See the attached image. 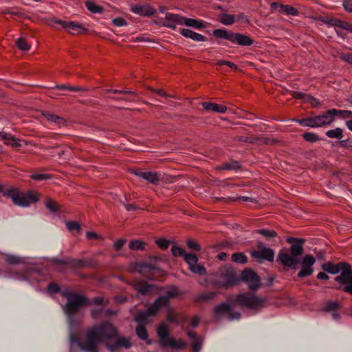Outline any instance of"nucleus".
Segmentation results:
<instances>
[{
  "mask_svg": "<svg viewBox=\"0 0 352 352\" xmlns=\"http://www.w3.org/2000/svg\"><path fill=\"white\" fill-rule=\"evenodd\" d=\"M69 342L71 345L77 343L79 348L85 352H99L98 345L101 341L91 327L86 331L82 339H78L74 334L70 333Z\"/></svg>",
  "mask_w": 352,
  "mask_h": 352,
  "instance_id": "nucleus-1",
  "label": "nucleus"
},
{
  "mask_svg": "<svg viewBox=\"0 0 352 352\" xmlns=\"http://www.w3.org/2000/svg\"><path fill=\"white\" fill-rule=\"evenodd\" d=\"M3 195L10 197L14 205L21 207L29 206L38 200L35 192L32 191L22 192L14 188L4 192Z\"/></svg>",
  "mask_w": 352,
  "mask_h": 352,
  "instance_id": "nucleus-2",
  "label": "nucleus"
},
{
  "mask_svg": "<svg viewBox=\"0 0 352 352\" xmlns=\"http://www.w3.org/2000/svg\"><path fill=\"white\" fill-rule=\"evenodd\" d=\"M67 303L65 306V311L67 314L73 316L83 305L87 304V299L82 296L74 293L66 295Z\"/></svg>",
  "mask_w": 352,
  "mask_h": 352,
  "instance_id": "nucleus-3",
  "label": "nucleus"
},
{
  "mask_svg": "<svg viewBox=\"0 0 352 352\" xmlns=\"http://www.w3.org/2000/svg\"><path fill=\"white\" fill-rule=\"evenodd\" d=\"M236 301L241 307L256 309L263 307L265 300L251 293H244L236 296Z\"/></svg>",
  "mask_w": 352,
  "mask_h": 352,
  "instance_id": "nucleus-4",
  "label": "nucleus"
},
{
  "mask_svg": "<svg viewBox=\"0 0 352 352\" xmlns=\"http://www.w3.org/2000/svg\"><path fill=\"white\" fill-rule=\"evenodd\" d=\"M218 279L216 283L220 287H228L234 285L238 279L234 270L231 267L224 266L217 272Z\"/></svg>",
  "mask_w": 352,
  "mask_h": 352,
  "instance_id": "nucleus-5",
  "label": "nucleus"
},
{
  "mask_svg": "<svg viewBox=\"0 0 352 352\" xmlns=\"http://www.w3.org/2000/svg\"><path fill=\"white\" fill-rule=\"evenodd\" d=\"M102 342L111 340L118 335V329L110 322H104L91 327Z\"/></svg>",
  "mask_w": 352,
  "mask_h": 352,
  "instance_id": "nucleus-6",
  "label": "nucleus"
},
{
  "mask_svg": "<svg viewBox=\"0 0 352 352\" xmlns=\"http://www.w3.org/2000/svg\"><path fill=\"white\" fill-rule=\"evenodd\" d=\"M335 280L340 284L338 289L352 294V270L351 265L345 267L339 276L335 278Z\"/></svg>",
  "mask_w": 352,
  "mask_h": 352,
  "instance_id": "nucleus-7",
  "label": "nucleus"
},
{
  "mask_svg": "<svg viewBox=\"0 0 352 352\" xmlns=\"http://www.w3.org/2000/svg\"><path fill=\"white\" fill-rule=\"evenodd\" d=\"M241 280L248 284L250 290H256L261 285L259 276L251 269H245L242 272Z\"/></svg>",
  "mask_w": 352,
  "mask_h": 352,
  "instance_id": "nucleus-8",
  "label": "nucleus"
},
{
  "mask_svg": "<svg viewBox=\"0 0 352 352\" xmlns=\"http://www.w3.org/2000/svg\"><path fill=\"white\" fill-rule=\"evenodd\" d=\"M316 263V258L311 254H306L301 261V270L298 273V277L303 278L311 276L314 273V265Z\"/></svg>",
  "mask_w": 352,
  "mask_h": 352,
  "instance_id": "nucleus-9",
  "label": "nucleus"
},
{
  "mask_svg": "<svg viewBox=\"0 0 352 352\" xmlns=\"http://www.w3.org/2000/svg\"><path fill=\"white\" fill-rule=\"evenodd\" d=\"M258 248V250H253L251 252V256L258 260H265L268 261H273L274 258V252L270 248L264 246L263 243L258 242L257 244Z\"/></svg>",
  "mask_w": 352,
  "mask_h": 352,
  "instance_id": "nucleus-10",
  "label": "nucleus"
},
{
  "mask_svg": "<svg viewBox=\"0 0 352 352\" xmlns=\"http://www.w3.org/2000/svg\"><path fill=\"white\" fill-rule=\"evenodd\" d=\"M53 263L56 265H68L72 267L82 268L85 267H93L96 265V263L93 261H86L81 259L66 258L64 260L54 259Z\"/></svg>",
  "mask_w": 352,
  "mask_h": 352,
  "instance_id": "nucleus-11",
  "label": "nucleus"
},
{
  "mask_svg": "<svg viewBox=\"0 0 352 352\" xmlns=\"http://www.w3.org/2000/svg\"><path fill=\"white\" fill-rule=\"evenodd\" d=\"M184 258L192 272L199 275L206 274V268L203 265L198 264V258L195 254L191 253L186 254L184 255Z\"/></svg>",
  "mask_w": 352,
  "mask_h": 352,
  "instance_id": "nucleus-12",
  "label": "nucleus"
},
{
  "mask_svg": "<svg viewBox=\"0 0 352 352\" xmlns=\"http://www.w3.org/2000/svg\"><path fill=\"white\" fill-rule=\"evenodd\" d=\"M55 23L60 24L63 28L65 29L69 34H79L87 31L80 23L74 21H65L62 20L52 21Z\"/></svg>",
  "mask_w": 352,
  "mask_h": 352,
  "instance_id": "nucleus-13",
  "label": "nucleus"
},
{
  "mask_svg": "<svg viewBox=\"0 0 352 352\" xmlns=\"http://www.w3.org/2000/svg\"><path fill=\"white\" fill-rule=\"evenodd\" d=\"M137 270L142 276L149 279L156 278L161 273L160 268L147 263L140 264Z\"/></svg>",
  "mask_w": 352,
  "mask_h": 352,
  "instance_id": "nucleus-14",
  "label": "nucleus"
},
{
  "mask_svg": "<svg viewBox=\"0 0 352 352\" xmlns=\"http://www.w3.org/2000/svg\"><path fill=\"white\" fill-rule=\"evenodd\" d=\"M114 338L116 339L113 342H107L106 344L107 348L111 352H115L121 348L129 349L131 346L129 338L118 336V335Z\"/></svg>",
  "mask_w": 352,
  "mask_h": 352,
  "instance_id": "nucleus-15",
  "label": "nucleus"
},
{
  "mask_svg": "<svg viewBox=\"0 0 352 352\" xmlns=\"http://www.w3.org/2000/svg\"><path fill=\"white\" fill-rule=\"evenodd\" d=\"M277 262L281 263L285 267H291L297 265L300 262V260L298 257H295L291 253L289 254L286 251H280L277 257Z\"/></svg>",
  "mask_w": 352,
  "mask_h": 352,
  "instance_id": "nucleus-16",
  "label": "nucleus"
},
{
  "mask_svg": "<svg viewBox=\"0 0 352 352\" xmlns=\"http://www.w3.org/2000/svg\"><path fill=\"white\" fill-rule=\"evenodd\" d=\"M316 127L331 124L335 120L333 109L327 111L324 114L314 116Z\"/></svg>",
  "mask_w": 352,
  "mask_h": 352,
  "instance_id": "nucleus-17",
  "label": "nucleus"
},
{
  "mask_svg": "<svg viewBox=\"0 0 352 352\" xmlns=\"http://www.w3.org/2000/svg\"><path fill=\"white\" fill-rule=\"evenodd\" d=\"M184 17L172 13H166L165 15V21L163 25L166 27L170 28L171 29L175 30L177 25H183L184 24Z\"/></svg>",
  "mask_w": 352,
  "mask_h": 352,
  "instance_id": "nucleus-18",
  "label": "nucleus"
},
{
  "mask_svg": "<svg viewBox=\"0 0 352 352\" xmlns=\"http://www.w3.org/2000/svg\"><path fill=\"white\" fill-rule=\"evenodd\" d=\"M157 333L159 337V343L163 347L170 339V333L168 327L165 322H161L157 329Z\"/></svg>",
  "mask_w": 352,
  "mask_h": 352,
  "instance_id": "nucleus-19",
  "label": "nucleus"
},
{
  "mask_svg": "<svg viewBox=\"0 0 352 352\" xmlns=\"http://www.w3.org/2000/svg\"><path fill=\"white\" fill-rule=\"evenodd\" d=\"M287 242L292 243L290 248L291 254L295 257L301 256L303 254L302 245L305 243V240L302 239L288 238Z\"/></svg>",
  "mask_w": 352,
  "mask_h": 352,
  "instance_id": "nucleus-20",
  "label": "nucleus"
},
{
  "mask_svg": "<svg viewBox=\"0 0 352 352\" xmlns=\"http://www.w3.org/2000/svg\"><path fill=\"white\" fill-rule=\"evenodd\" d=\"M235 140L258 145L272 144L274 142V140L265 137L249 138L246 136H237L235 138Z\"/></svg>",
  "mask_w": 352,
  "mask_h": 352,
  "instance_id": "nucleus-21",
  "label": "nucleus"
},
{
  "mask_svg": "<svg viewBox=\"0 0 352 352\" xmlns=\"http://www.w3.org/2000/svg\"><path fill=\"white\" fill-rule=\"evenodd\" d=\"M347 267H349V263H344V262H341L336 265L333 264L331 262H328V263H324L322 265V268L324 271H325L328 273L332 274H336L340 271L342 272L343 270Z\"/></svg>",
  "mask_w": 352,
  "mask_h": 352,
  "instance_id": "nucleus-22",
  "label": "nucleus"
},
{
  "mask_svg": "<svg viewBox=\"0 0 352 352\" xmlns=\"http://www.w3.org/2000/svg\"><path fill=\"white\" fill-rule=\"evenodd\" d=\"M230 42L241 46H250L254 43L253 40L250 36L234 32H232Z\"/></svg>",
  "mask_w": 352,
  "mask_h": 352,
  "instance_id": "nucleus-23",
  "label": "nucleus"
},
{
  "mask_svg": "<svg viewBox=\"0 0 352 352\" xmlns=\"http://www.w3.org/2000/svg\"><path fill=\"white\" fill-rule=\"evenodd\" d=\"M133 173L153 184H157L160 180L159 175L155 172H142L140 170H135Z\"/></svg>",
  "mask_w": 352,
  "mask_h": 352,
  "instance_id": "nucleus-24",
  "label": "nucleus"
},
{
  "mask_svg": "<svg viewBox=\"0 0 352 352\" xmlns=\"http://www.w3.org/2000/svg\"><path fill=\"white\" fill-rule=\"evenodd\" d=\"M131 10L141 16H152L155 14V10L148 5L133 6Z\"/></svg>",
  "mask_w": 352,
  "mask_h": 352,
  "instance_id": "nucleus-25",
  "label": "nucleus"
},
{
  "mask_svg": "<svg viewBox=\"0 0 352 352\" xmlns=\"http://www.w3.org/2000/svg\"><path fill=\"white\" fill-rule=\"evenodd\" d=\"M187 336L192 340L191 346L193 352H199L202 345V340L197 336L195 331L189 330L186 332Z\"/></svg>",
  "mask_w": 352,
  "mask_h": 352,
  "instance_id": "nucleus-26",
  "label": "nucleus"
},
{
  "mask_svg": "<svg viewBox=\"0 0 352 352\" xmlns=\"http://www.w3.org/2000/svg\"><path fill=\"white\" fill-rule=\"evenodd\" d=\"M201 106L208 111L223 113L227 111V107L226 106L213 102H203L201 103Z\"/></svg>",
  "mask_w": 352,
  "mask_h": 352,
  "instance_id": "nucleus-27",
  "label": "nucleus"
},
{
  "mask_svg": "<svg viewBox=\"0 0 352 352\" xmlns=\"http://www.w3.org/2000/svg\"><path fill=\"white\" fill-rule=\"evenodd\" d=\"M166 300H164L163 298H157L153 304H152L146 310L148 316H155L160 308L166 307Z\"/></svg>",
  "mask_w": 352,
  "mask_h": 352,
  "instance_id": "nucleus-28",
  "label": "nucleus"
},
{
  "mask_svg": "<svg viewBox=\"0 0 352 352\" xmlns=\"http://www.w3.org/2000/svg\"><path fill=\"white\" fill-rule=\"evenodd\" d=\"M166 344L163 346L164 348L170 347L173 349H184L186 346V343L182 339L175 340L173 338H170Z\"/></svg>",
  "mask_w": 352,
  "mask_h": 352,
  "instance_id": "nucleus-29",
  "label": "nucleus"
},
{
  "mask_svg": "<svg viewBox=\"0 0 352 352\" xmlns=\"http://www.w3.org/2000/svg\"><path fill=\"white\" fill-rule=\"evenodd\" d=\"M182 34L186 38H190L196 41H206V38L197 32H195L189 29H182Z\"/></svg>",
  "mask_w": 352,
  "mask_h": 352,
  "instance_id": "nucleus-30",
  "label": "nucleus"
},
{
  "mask_svg": "<svg viewBox=\"0 0 352 352\" xmlns=\"http://www.w3.org/2000/svg\"><path fill=\"white\" fill-rule=\"evenodd\" d=\"M181 293L179 291V289L175 286H172L166 290L164 296H161L159 298H163L164 300H166V306H167L171 298L177 297Z\"/></svg>",
  "mask_w": 352,
  "mask_h": 352,
  "instance_id": "nucleus-31",
  "label": "nucleus"
},
{
  "mask_svg": "<svg viewBox=\"0 0 352 352\" xmlns=\"http://www.w3.org/2000/svg\"><path fill=\"white\" fill-rule=\"evenodd\" d=\"M42 114L47 120L54 122L59 126L65 125V120L63 118L54 115L49 111L43 112Z\"/></svg>",
  "mask_w": 352,
  "mask_h": 352,
  "instance_id": "nucleus-32",
  "label": "nucleus"
},
{
  "mask_svg": "<svg viewBox=\"0 0 352 352\" xmlns=\"http://www.w3.org/2000/svg\"><path fill=\"white\" fill-rule=\"evenodd\" d=\"M230 311V305L228 303H222L214 308V314L216 318H219L223 315L229 314Z\"/></svg>",
  "mask_w": 352,
  "mask_h": 352,
  "instance_id": "nucleus-33",
  "label": "nucleus"
},
{
  "mask_svg": "<svg viewBox=\"0 0 352 352\" xmlns=\"http://www.w3.org/2000/svg\"><path fill=\"white\" fill-rule=\"evenodd\" d=\"M133 288L142 294H146L151 291V285H148L144 281H138L133 283Z\"/></svg>",
  "mask_w": 352,
  "mask_h": 352,
  "instance_id": "nucleus-34",
  "label": "nucleus"
},
{
  "mask_svg": "<svg viewBox=\"0 0 352 352\" xmlns=\"http://www.w3.org/2000/svg\"><path fill=\"white\" fill-rule=\"evenodd\" d=\"M232 32H233L232 31H228L226 30L216 29L213 31L212 34L217 38H224L230 41Z\"/></svg>",
  "mask_w": 352,
  "mask_h": 352,
  "instance_id": "nucleus-35",
  "label": "nucleus"
},
{
  "mask_svg": "<svg viewBox=\"0 0 352 352\" xmlns=\"http://www.w3.org/2000/svg\"><path fill=\"white\" fill-rule=\"evenodd\" d=\"M184 24L187 26L192 27L196 29H202L205 28V25L201 21H199L195 19L185 18L184 19Z\"/></svg>",
  "mask_w": 352,
  "mask_h": 352,
  "instance_id": "nucleus-36",
  "label": "nucleus"
},
{
  "mask_svg": "<svg viewBox=\"0 0 352 352\" xmlns=\"http://www.w3.org/2000/svg\"><path fill=\"white\" fill-rule=\"evenodd\" d=\"M219 21L224 25H230L234 23L235 16L233 14L223 13L219 16Z\"/></svg>",
  "mask_w": 352,
  "mask_h": 352,
  "instance_id": "nucleus-37",
  "label": "nucleus"
},
{
  "mask_svg": "<svg viewBox=\"0 0 352 352\" xmlns=\"http://www.w3.org/2000/svg\"><path fill=\"white\" fill-rule=\"evenodd\" d=\"M256 233L263 236L267 240H270L277 236V233L274 230L267 229L257 230Z\"/></svg>",
  "mask_w": 352,
  "mask_h": 352,
  "instance_id": "nucleus-38",
  "label": "nucleus"
},
{
  "mask_svg": "<svg viewBox=\"0 0 352 352\" xmlns=\"http://www.w3.org/2000/svg\"><path fill=\"white\" fill-rule=\"evenodd\" d=\"M326 135L330 138H336L340 140L343 138L342 130L340 128L329 130L326 132Z\"/></svg>",
  "mask_w": 352,
  "mask_h": 352,
  "instance_id": "nucleus-39",
  "label": "nucleus"
},
{
  "mask_svg": "<svg viewBox=\"0 0 352 352\" xmlns=\"http://www.w3.org/2000/svg\"><path fill=\"white\" fill-rule=\"evenodd\" d=\"M331 23L332 25H336L342 29L348 30L352 32V24L345 22L343 21H340L338 19H333L331 21Z\"/></svg>",
  "mask_w": 352,
  "mask_h": 352,
  "instance_id": "nucleus-40",
  "label": "nucleus"
},
{
  "mask_svg": "<svg viewBox=\"0 0 352 352\" xmlns=\"http://www.w3.org/2000/svg\"><path fill=\"white\" fill-rule=\"evenodd\" d=\"M149 317L146 311H140L136 315L135 320L138 324L145 325L147 323V319Z\"/></svg>",
  "mask_w": 352,
  "mask_h": 352,
  "instance_id": "nucleus-41",
  "label": "nucleus"
},
{
  "mask_svg": "<svg viewBox=\"0 0 352 352\" xmlns=\"http://www.w3.org/2000/svg\"><path fill=\"white\" fill-rule=\"evenodd\" d=\"M297 122L303 126H309L311 128H316L315 117L307 118L300 120H298Z\"/></svg>",
  "mask_w": 352,
  "mask_h": 352,
  "instance_id": "nucleus-42",
  "label": "nucleus"
},
{
  "mask_svg": "<svg viewBox=\"0 0 352 352\" xmlns=\"http://www.w3.org/2000/svg\"><path fill=\"white\" fill-rule=\"evenodd\" d=\"M232 261L234 263L245 264L248 262V258L243 253L237 252L232 255Z\"/></svg>",
  "mask_w": 352,
  "mask_h": 352,
  "instance_id": "nucleus-43",
  "label": "nucleus"
},
{
  "mask_svg": "<svg viewBox=\"0 0 352 352\" xmlns=\"http://www.w3.org/2000/svg\"><path fill=\"white\" fill-rule=\"evenodd\" d=\"M45 206L52 212H56L59 210V205L50 198L46 199Z\"/></svg>",
  "mask_w": 352,
  "mask_h": 352,
  "instance_id": "nucleus-44",
  "label": "nucleus"
},
{
  "mask_svg": "<svg viewBox=\"0 0 352 352\" xmlns=\"http://www.w3.org/2000/svg\"><path fill=\"white\" fill-rule=\"evenodd\" d=\"M86 8L87 10L93 13H101L103 11V8L96 5L92 1L86 2Z\"/></svg>",
  "mask_w": 352,
  "mask_h": 352,
  "instance_id": "nucleus-45",
  "label": "nucleus"
},
{
  "mask_svg": "<svg viewBox=\"0 0 352 352\" xmlns=\"http://www.w3.org/2000/svg\"><path fill=\"white\" fill-rule=\"evenodd\" d=\"M340 303L337 301H330L327 302L322 310L324 311L330 312L335 311L340 307Z\"/></svg>",
  "mask_w": 352,
  "mask_h": 352,
  "instance_id": "nucleus-46",
  "label": "nucleus"
},
{
  "mask_svg": "<svg viewBox=\"0 0 352 352\" xmlns=\"http://www.w3.org/2000/svg\"><path fill=\"white\" fill-rule=\"evenodd\" d=\"M281 12L292 16H298L299 14L298 10L290 5H283L281 6Z\"/></svg>",
  "mask_w": 352,
  "mask_h": 352,
  "instance_id": "nucleus-47",
  "label": "nucleus"
},
{
  "mask_svg": "<svg viewBox=\"0 0 352 352\" xmlns=\"http://www.w3.org/2000/svg\"><path fill=\"white\" fill-rule=\"evenodd\" d=\"M136 333L142 340H146L148 338V333L145 325L138 324L136 328Z\"/></svg>",
  "mask_w": 352,
  "mask_h": 352,
  "instance_id": "nucleus-48",
  "label": "nucleus"
},
{
  "mask_svg": "<svg viewBox=\"0 0 352 352\" xmlns=\"http://www.w3.org/2000/svg\"><path fill=\"white\" fill-rule=\"evenodd\" d=\"M129 248L135 250H143L145 248V243L140 241H133L129 243Z\"/></svg>",
  "mask_w": 352,
  "mask_h": 352,
  "instance_id": "nucleus-49",
  "label": "nucleus"
},
{
  "mask_svg": "<svg viewBox=\"0 0 352 352\" xmlns=\"http://www.w3.org/2000/svg\"><path fill=\"white\" fill-rule=\"evenodd\" d=\"M16 44L18 48L22 51H28L30 48V45L23 38H18Z\"/></svg>",
  "mask_w": 352,
  "mask_h": 352,
  "instance_id": "nucleus-50",
  "label": "nucleus"
},
{
  "mask_svg": "<svg viewBox=\"0 0 352 352\" xmlns=\"http://www.w3.org/2000/svg\"><path fill=\"white\" fill-rule=\"evenodd\" d=\"M0 139L4 141L6 144H10L12 141H15V138L13 135L5 132L0 133Z\"/></svg>",
  "mask_w": 352,
  "mask_h": 352,
  "instance_id": "nucleus-51",
  "label": "nucleus"
},
{
  "mask_svg": "<svg viewBox=\"0 0 352 352\" xmlns=\"http://www.w3.org/2000/svg\"><path fill=\"white\" fill-rule=\"evenodd\" d=\"M67 228L70 231L80 232L81 230L80 225L76 221H68L66 223Z\"/></svg>",
  "mask_w": 352,
  "mask_h": 352,
  "instance_id": "nucleus-52",
  "label": "nucleus"
},
{
  "mask_svg": "<svg viewBox=\"0 0 352 352\" xmlns=\"http://www.w3.org/2000/svg\"><path fill=\"white\" fill-rule=\"evenodd\" d=\"M334 111L335 117L337 116H340L343 118H347L352 117V112L351 111L347 110H338L333 109Z\"/></svg>",
  "mask_w": 352,
  "mask_h": 352,
  "instance_id": "nucleus-53",
  "label": "nucleus"
},
{
  "mask_svg": "<svg viewBox=\"0 0 352 352\" xmlns=\"http://www.w3.org/2000/svg\"><path fill=\"white\" fill-rule=\"evenodd\" d=\"M171 252L173 255L175 257L178 256H183L184 257V255L186 254L185 251L177 245H173L171 248Z\"/></svg>",
  "mask_w": 352,
  "mask_h": 352,
  "instance_id": "nucleus-54",
  "label": "nucleus"
},
{
  "mask_svg": "<svg viewBox=\"0 0 352 352\" xmlns=\"http://www.w3.org/2000/svg\"><path fill=\"white\" fill-rule=\"evenodd\" d=\"M304 140L309 142H316L319 140L318 135L314 133H305L302 135Z\"/></svg>",
  "mask_w": 352,
  "mask_h": 352,
  "instance_id": "nucleus-55",
  "label": "nucleus"
},
{
  "mask_svg": "<svg viewBox=\"0 0 352 352\" xmlns=\"http://www.w3.org/2000/svg\"><path fill=\"white\" fill-rule=\"evenodd\" d=\"M240 168V165L238 162H233L231 163H227L221 166V169L223 170H236Z\"/></svg>",
  "mask_w": 352,
  "mask_h": 352,
  "instance_id": "nucleus-56",
  "label": "nucleus"
},
{
  "mask_svg": "<svg viewBox=\"0 0 352 352\" xmlns=\"http://www.w3.org/2000/svg\"><path fill=\"white\" fill-rule=\"evenodd\" d=\"M216 294H217V293H215V292L204 293V294H201V295H199V296L198 297V300L206 301V300L212 299L216 296Z\"/></svg>",
  "mask_w": 352,
  "mask_h": 352,
  "instance_id": "nucleus-57",
  "label": "nucleus"
},
{
  "mask_svg": "<svg viewBox=\"0 0 352 352\" xmlns=\"http://www.w3.org/2000/svg\"><path fill=\"white\" fill-rule=\"evenodd\" d=\"M186 244L190 250H192L195 251H200L201 250V246L196 241H195L192 239L187 240Z\"/></svg>",
  "mask_w": 352,
  "mask_h": 352,
  "instance_id": "nucleus-58",
  "label": "nucleus"
},
{
  "mask_svg": "<svg viewBox=\"0 0 352 352\" xmlns=\"http://www.w3.org/2000/svg\"><path fill=\"white\" fill-rule=\"evenodd\" d=\"M157 245L162 250H166L170 244V241L165 239H160L156 241Z\"/></svg>",
  "mask_w": 352,
  "mask_h": 352,
  "instance_id": "nucleus-59",
  "label": "nucleus"
},
{
  "mask_svg": "<svg viewBox=\"0 0 352 352\" xmlns=\"http://www.w3.org/2000/svg\"><path fill=\"white\" fill-rule=\"evenodd\" d=\"M32 179L34 180H43L50 179V176L47 174H34L31 176Z\"/></svg>",
  "mask_w": 352,
  "mask_h": 352,
  "instance_id": "nucleus-60",
  "label": "nucleus"
},
{
  "mask_svg": "<svg viewBox=\"0 0 352 352\" xmlns=\"http://www.w3.org/2000/svg\"><path fill=\"white\" fill-rule=\"evenodd\" d=\"M113 23L116 26L120 27L123 26L126 24V21L121 18V17H117L113 20Z\"/></svg>",
  "mask_w": 352,
  "mask_h": 352,
  "instance_id": "nucleus-61",
  "label": "nucleus"
},
{
  "mask_svg": "<svg viewBox=\"0 0 352 352\" xmlns=\"http://www.w3.org/2000/svg\"><path fill=\"white\" fill-rule=\"evenodd\" d=\"M343 6L346 11L352 12V0H344Z\"/></svg>",
  "mask_w": 352,
  "mask_h": 352,
  "instance_id": "nucleus-62",
  "label": "nucleus"
},
{
  "mask_svg": "<svg viewBox=\"0 0 352 352\" xmlns=\"http://www.w3.org/2000/svg\"><path fill=\"white\" fill-rule=\"evenodd\" d=\"M340 58L342 60L352 65V54H342L340 55Z\"/></svg>",
  "mask_w": 352,
  "mask_h": 352,
  "instance_id": "nucleus-63",
  "label": "nucleus"
},
{
  "mask_svg": "<svg viewBox=\"0 0 352 352\" xmlns=\"http://www.w3.org/2000/svg\"><path fill=\"white\" fill-rule=\"evenodd\" d=\"M305 101H307L313 107H317L319 104V102L311 96H307Z\"/></svg>",
  "mask_w": 352,
  "mask_h": 352,
  "instance_id": "nucleus-64",
  "label": "nucleus"
}]
</instances>
